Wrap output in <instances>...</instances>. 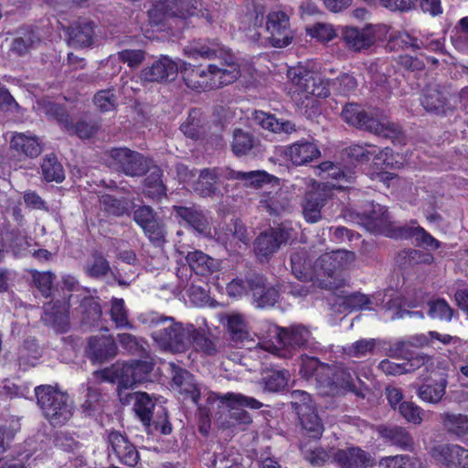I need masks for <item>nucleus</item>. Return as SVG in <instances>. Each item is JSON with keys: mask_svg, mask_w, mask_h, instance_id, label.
Listing matches in <instances>:
<instances>
[{"mask_svg": "<svg viewBox=\"0 0 468 468\" xmlns=\"http://www.w3.org/2000/svg\"><path fill=\"white\" fill-rule=\"evenodd\" d=\"M330 372L331 368L324 364H321L316 358L302 357L301 373L304 378H309L314 376L320 384L319 380H324L323 375L327 376Z\"/></svg>", "mask_w": 468, "mask_h": 468, "instance_id": "nucleus-48", "label": "nucleus"}, {"mask_svg": "<svg viewBox=\"0 0 468 468\" xmlns=\"http://www.w3.org/2000/svg\"><path fill=\"white\" fill-rule=\"evenodd\" d=\"M139 319L149 326L157 327L152 334L154 342L165 350L184 352L190 346L207 355L216 351L215 345L192 324L175 322L173 317L157 314H142Z\"/></svg>", "mask_w": 468, "mask_h": 468, "instance_id": "nucleus-4", "label": "nucleus"}, {"mask_svg": "<svg viewBox=\"0 0 468 468\" xmlns=\"http://www.w3.org/2000/svg\"><path fill=\"white\" fill-rule=\"evenodd\" d=\"M438 340L443 345H456L461 343V339L457 336L450 335H442L436 331H430L427 335L416 334L410 335L405 339L397 341L389 349V356L393 357L404 356L409 352V347L422 348L424 346H433L432 340Z\"/></svg>", "mask_w": 468, "mask_h": 468, "instance_id": "nucleus-11", "label": "nucleus"}, {"mask_svg": "<svg viewBox=\"0 0 468 468\" xmlns=\"http://www.w3.org/2000/svg\"><path fill=\"white\" fill-rule=\"evenodd\" d=\"M184 54L189 58H218L219 65L195 66L180 61L181 74L186 85L197 91L213 90L235 81L239 77L252 75L250 66L241 67L235 61L233 55L218 43L210 46L194 42L184 48Z\"/></svg>", "mask_w": 468, "mask_h": 468, "instance_id": "nucleus-1", "label": "nucleus"}, {"mask_svg": "<svg viewBox=\"0 0 468 468\" xmlns=\"http://www.w3.org/2000/svg\"><path fill=\"white\" fill-rule=\"evenodd\" d=\"M452 41L457 49L468 53V16L459 21L458 26L453 30Z\"/></svg>", "mask_w": 468, "mask_h": 468, "instance_id": "nucleus-56", "label": "nucleus"}, {"mask_svg": "<svg viewBox=\"0 0 468 468\" xmlns=\"http://www.w3.org/2000/svg\"><path fill=\"white\" fill-rule=\"evenodd\" d=\"M69 42L73 47L86 48L92 44L94 25L89 21L79 22L69 30Z\"/></svg>", "mask_w": 468, "mask_h": 468, "instance_id": "nucleus-38", "label": "nucleus"}, {"mask_svg": "<svg viewBox=\"0 0 468 468\" xmlns=\"http://www.w3.org/2000/svg\"><path fill=\"white\" fill-rule=\"evenodd\" d=\"M284 154L293 165H304L318 158L321 153L314 142L302 139L286 146Z\"/></svg>", "mask_w": 468, "mask_h": 468, "instance_id": "nucleus-19", "label": "nucleus"}, {"mask_svg": "<svg viewBox=\"0 0 468 468\" xmlns=\"http://www.w3.org/2000/svg\"><path fill=\"white\" fill-rule=\"evenodd\" d=\"M110 314L112 321L115 324L116 327H133L128 321L127 310L125 308L124 301L122 299L113 298L112 300Z\"/></svg>", "mask_w": 468, "mask_h": 468, "instance_id": "nucleus-55", "label": "nucleus"}, {"mask_svg": "<svg viewBox=\"0 0 468 468\" xmlns=\"http://www.w3.org/2000/svg\"><path fill=\"white\" fill-rule=\"evenodd\" d=\"M173 385L178 388L181 394H185L186 398H189L195 404L198 405L202 387L194 379L192 374L182 368L174 367Z\"/></svg>", "mask_w": 468, "mask_h": 468, "instance_id": "nucleus-27", "label": "nucleus"}, {"mask_svg": "<svg viewBox=\"0 0 468 468\" xmlns=\"http://www.w3.org/2000/svg\"><path fill=\"white\" fill-rule=\"evenodd\" d=\"M201 396L207 398L208 404L219 401L221 404L226 405L228 408H234L238 406H247L250 409L258 410L262 407V403L252 397H248L240 393L229 392L224 395L207 390L202 387Z\"/></svg>", "mask_w": 468, "mask_h": 468, "instance_id": "nucleus-26", "label": "nucleus"}, {"mask_svg": "<svg viewBox=\"0 0 468 468\" xmlns=\"http://www.w3.org/2000/svg\"><path fill=\"white\" fill-rule=\"evenodd\" d=\"M219 321L226 327L229 338L235 345H244L252 340L249 323L242 314L230 312L220 315Z\"/></svg>", "mask_w": 468, "mask_h": 468, "instance_id": "nucleus-16", "label": "nucleus"}, {"mask_svg": "<svg viewBox=\"0 0 468 468\" xmlns=\"http://www.w3.org/2000/svg\"><path fill=\"white\" fill-rule=\"evenodd\" d=\"M41 171L44 179L48 182L59 183L65 178L63 166L53 154H48L43 158Z\"/></svg>", "mask_w": 468, "mask_h": 468, "instance_id": "nucleus-46", "label": "nucleus"}, {"mask_svg": "<svg viewBox=\"0 0 468 468\" xmlns=\"http://www.w3.org/2000/svg\"><path fill=\"white\" fill-rule=\"evenodd\" d=\"M117 346L114 340L106 335L94 336L89 341L88 356L96 362H103L115 356Z\"/></svg>", "mask_w": 468, "mask_h": 468, "instance_id": "nucleus-30", "label": "nucleus"}, {"mask_svg": "<svg viewBox=\"0 0 468 468\" xmlns=\"http://www.w3.org/2000/svg\"><path fill=\"white\" fill-rule=\"evenodd\" d=\"M227 179H238L245 182L246 185L260 187L265 183H271L272 181L278 182L279 179L265 171H250V172H239L234 171L229 168L227 171Z\"/></svg>", "mask_w": 468, "mask_h": 468, "instance_id": "nucleus-40", "label": "nucleus"}, {"mask_svg": "<svg viewBox=\"0 0 468 468\" xmlns=\"http://www.w3.org/2000/svg\"><path fill=\"white\" fill-rule=\"evenodd\" d=\"M290 377L287 370H271L262 379L264 388L271 392H278L288 385Z\"/></svg>", "mask_w": 468, "mask_h": 468, "instance_id": "nucleus-51", "label": "nucleus"}, {"mask_svg": "<svg viewBox=\"0 0 468 468\" xmlns=\"http://www.w3.org/2000/svg\"><path fill=\"white\" fill-rule=\"evenodd\" d=\"M122 397L127 398L129 402L131 401V399H134L133 409L136 415L144 426H149L152 420L153 410L154 408V402L152 398L144 392H137L134 394H124L122 392Z\"/></svg>", "mask_w": 468, "mask_h": 468, "instance_id": "nucleus-37", "label": "nucleus"}, {"mask_svg": "<svg viewBox=\"0 0 468 468\" xmlns=\"http://www.w3.org/2000/svg\"><path fill=\"white\" fill-rule=\"evenodd\" d=\"M255 145L256 141L250 133L241 130H235L232 150L236 155L247 154Z\"/></svg>", "mask_w": 468, "mask_h": 468, "instance_id": "nucleus-52", "label": "nucleus"}, {"mask_svg": "<svg viewBox=\"0 0 468 468\" xmlns=\"http://www.w3.org/2000/svg\"><path fill=\"white\" fill-rule=\"evenodd\" d=\"M327 378L319 380L323 395H336L346 391L355 392L356 390V383L360 381L356 373L344 367H336L331 369Z\"/></svg>", "mask_w": 468, "mask_h": 468, "instance_id": "nucleus-15", "label": "nucleus"}, {"mask_svg": "<svg viewBox=\"0 0 468 468\" xmlns=\"http://www.w3.org/2000/svg\"><path fill=\"white\" fill-rule=\"evenodd\" d=\"M447 97L444 92L437 87L428 88L421 99V104L426 111L434 112L436 113H443Z\"/></svg>", "mask_w": 468, "mask_h": 468, "instance_id": "nucleus-43", "label": "nucleus"}, {"mask_svg": "<svg viewBox=\"0 0 468 468\" xmlns=\"http://www.w3.org/2000/svg\"><path fill=\"white\" fill-rule=\"evenodd\" d=\"M462 454H466L467 450L456 444H441L434 447L431 452L432 457L440 463L448 467H456L458 461L457 457Z\"/></svg>", "mask_w": 468, "mask_h": 468, "instance_id": "nucleus-39", "label": "nucleus"}, {"mask_svg": "<svg viewBox=\"0 0 468 468\" xmlns=\"http://www.w3.org/2000/svg\"><path fill=\"white\" fill-rule=\"evenodd\" d=\"M259 338L260 343L250 353L261 363L269 356L288 358L293 349L306 346L312 341L310 331L303 325L284 329L269 322L262 324Z\"/></svg>", "mask_w": 468, "mask_h": 468, "instance_id": "nucleus-5", "label": "nucleus"}, {"mask_svg": "<svg viewBox=\"0 0 468 468\" xmlns=\"http://www.w3.org/2000/svg\"><path fill=\"white\" fill-rule=\"evenodd\" d=\"M259 204L260 208L271 216H280L290 209L288 193L282 189L263 191L261 195Z\"/></svg>", "mask_w": 468, "mask_h": 468, "instance_id": "nucleus-22", "label": "nucleus"}, {"mask_svg": "<svg viewBox=\"0 0 468 468\" xmlns=\"http://www.w3.org/2000/svg\"><path fill=\"white\" fill-rule=\"evenodd\" d=\"M302 429L313 439H319L324 432V424L314 408H303L298 413Z\"/></svg>", "mask_w": 468, "mask_h": 468, "instance_id": "nucleus-34", "label": "nucleus"}, {"mask_svg": "<svg viewBox=\"0 0 468 468\" xmlns=\"http://www.w3.org/2000/svg\"><path fill=\"white\" fill-rule=\"evenodd\" d=\"M109 156L110 165L123 172L130 176L144 175L148 168L147 161L144 156L128 148H115L111 150Z\"/></svg>", "mask_w": 468, "mask_h": 468, "instance_id": "nucleus-14", "label": "nucleus"}, {"mask_svg": "<svg viewBox=\"0 0 468 468\" xmlns=\"http://www.w3.org/2000/svg\"><path fill=\"white\" fill-rule=\"evenodd\" d=\"M306 186V193L302 203L303 215L309 223H316L322 218L321 209L324 206L325 194L321 189V185L312 178L300 179L296 186Z\"/></svg>", "mask_w": 468, "mask_h": 468, "instance_id": "nucleus-13", "label": "nucleus"}, {"mask_svg": "<svg viewBox=\"0 0 468 468\" xmlns=\"http://www.w3.org/2000/svg\"><path fill=\"white\" fill-rule=\"evenodd\" d=\"M288 77L292 83V98L302 105L313 97H327L331 87L341 94H346L356 87L355 78L346 73L340 75L330 83L322 74L297 67L288 70Z\"/></svg>", "mask_w": 468, "mask_h": 468, "instance_id": "nucleus-6", "label": "nucleus"}, {"mask_svg": "<svg viewBox=\"0 0 468 468\" xmlns=\"http://www.w3.org/2000/svg\"><path fill=\"white\" fill-rule=\"evenodd\" d=\"M445 429L458 437L468 434V414L446 412L441 415Z\"/></svg>", "mask_w": 468, "mask_h": 468, "instance_id": "nucleus-44", "label": "nucleus"}, {"mask_svg": "<svg viewBox=\"0 0 468 468\" xmlns=\"http://www.w3.org/2000/svg\"><path fill=\"white\" fill-rule=\"evenodd\" d=\"M177 218H180L195 230L202 233L207 229V219L204 215L193 207H174Z\"/></svg>", "mask_w": 468, "mask_h": 468, "instance_id": "nucleus-42", "label": "nucleus"}, {"mask_svg": "<svg viewBox=\"0 0 468 468\" xmlns=\"http://www.w3.org/2000/svg\"><path fill=\"white\" fill-rule=\"evenodd\" d=\"M447 381L441 378L439 382L434 384H424L420 387L418 390L419 398L429 403L436 404L441 401L445 395Z\"/></svg>", "mask_w": 468, "mask_h": 468, "instance_id": "nucleus-47", "label": "nucleus"}, {"mask_svg": "<svg viewBox=\"0 0 468 468\" xmlns=\"http://www.w3.org/2000/svg\"><path fill=\"white\" fill-rule=\"evenodd\" d=\"M108 441L112 452L120 462L128 466H135L139 460V454L134 446L118 431H112L108 436Z\"/></svg>", "mask_w": 468, "mask_h": 468, "instance_id": "nucleus-23", "label": "nucleus"}, {"mask_svg": "<svg viewBox=\"0 0 468 468\" xmlns=\"http://www.w3.org/2000/svg\"><path fill=\"white\" fill-rule=\"evenodd\" d=\"M342 118L350 125L389 138L393 143L404 144L405 142L403 133L398 124L386 119L378 120L369 117L358 104H346L342 111Z\"/></svg>", "mask_w": 468, "mask_h": 468, "instance_id": "nucleus-8", "label": "nucleus"}, {"mask_svg": "<svg viewBox=\"0 0 468 468\" xmlns=\"http://www.w3.org/2000/svg\"><path fill=\"white\" fill-rule=\"evenodd\" d=\"M254 121L263 129L279 133H292L296 131L295 124L290 121L278 120L272 114L264 112H255Z\"/></svg>", "mask_w": 468, "mask_h": 468, "instance_id": "nucleus-36", "label": "nucleus"}, {"mask_svg": "<svg viewBox=\"0 0 468 468\" xmlns=\"http://www.w3.org/2000/svg\"><path fill=\"white\" fill-rule=\"evenodd\" d=\"M341 305L345 310L354 311L356 309L368 308L369 299L367 295L355 292L340 299Z\"/></svg>", "mask_w": 468, "mask_h": 468, "instance_id": "nucleus-62", "label": "nucleus"}, {"mask_svg": "<svg viewBox=\"0 0 468 468\" xmlns=\"http://www.w3.org/2000/svg\"><path fill=\"white\" fill-rule=\"evenodd\" d=\"M101 207L109 214L121 216L128 212L130 205L122 200L115 198L111 195H104L101 197Z\"/></svg>", "mask_w": 468, "mask_h": 468, "instance_id": "nucleus-57", "label": "nucleus"}, {"mask_svg": "<svg viewBox=\"0 0 468 468\" xmlns=\"http://www.w3.org/2000/svg\"><path fill=\"white\" fill-rule=\"evenodd\" d=\"M305 249L293 252L291 256V267L294 276L302 281H312L319 286L334 290L342 286L346 281L344 271L354 262L355 254L348 250H335L321 255L311 266Z\"/></svg>", "mask_w": 468, "mask_h": 468, "instance_id": "nucleus-2", "label": "nucleus"}, {"mask_svg": "<svg viewBox=\"0 0 468 468\" xmlns=\"http://www.w3.org/2000/svg\"><path fill=\"white\" fill-rule=\"evenodd\" d=\"M198 0H158L148 11L149 18L154 24H159L167 18L186 19L189 16H200L208 23L213 20L207 10L199 9Z\"/></svg>", "mask_w": 468, "mask_h": 468, "instance_id": "nucleus-9", "label": "nucleus"}, {"mask_svg": "<svg viewBox=\"0 0 468 468\" xmlns=\"http://www.w3.org/2000/svg\"><path fill=\"white\" fill-rule=\"evenodd\" d=\"M95 106L101 112H110L116 106V97L112 90H101L94 95Z\"/></svg>", "mask_w": 468, "mask_h": 468, "instance_id": "nucleus-63", "label": "nucleus"}, {"mask_svg": "<svg viewBox=\"0 0 468 468\" xmlns=\"http://www.w3.org/2000/svg\"><path fill=\"white\" fill-rule=\"evenodd\" d=\"M315 174L325 180H335V182L327 181L324 184V188L345 189L348 187V184L353 179L352 173L344 172L341 167L331 162H323L320 164L315 168Z\"/></svg>", "mask_w": 468, "mask_h": 468, "instance_id": "nucleus-25", "label": "nucleus"}, {"mask_svg": "<svg viewBox=\"0 0 468 468\" xmlns=\"http://www.w3.org/2000/svg\"><path fill=\"white\" fill-rule=\"evenodd\" d=\"M13 437L14 433L11 431L0 428V468H26V462L29 458L27 453L2 457Z\"/></svg>", "mask_w": 468, "mask_h": 468, "instance_id": "nucleus-32", "label": "nucleus"}, {"mask_svg": "<svg viewBox=\"0 0 468 468\" xmlns=\"http://www.w3.org/2000/svg\"><path fill=\"white\" fill-rule=\"evenodd\" d=\"M388 37L389 48H411L412 50L420 48V39L410 36L407 32H397L396 34L390 33Z\"/></svg>", "mask_w": 468, "mask_h": 468, "instance_id": "nucleus-53", "label": "nucleus"}, {"mask_svg": "<svg viewBox=\"0 0 468 468\" xmlns=\"http://www.w3.org/2000/svg\"><path fill=\"white\" fill-rule=\"evenodd\" d=\"M377 27L372 26L363 28L349 27L343 31V39L346 46L355 50L361 51L368 48L375 41Z\"/></svg>", "mask_w": 468, "mask_h": 468, "instance_id": "nucleus-21", "label": "nucleus"}, {"mask_svg": "<svg viewBox=\"0 0 468 468\" xmlns=\"http://www.w3.org/2000/svg\"><path fill=\"white\" fill-rule=\"evenodd\" d=\"M333 458L342 468H367L374 464L370 455L355 446L335 451Z\"/></svg>", "mask_w": 468, "mask_h": 468, "instance_id": "nucleus-20", "label": "nucleus"}, {"mask_svg": "<svg viewBox=\"0 0 468 468\" xmlns=\"http://www.w3.org/2000/svg\"><path fill=\"white\" fill-rule=\"evenodd\" d=\"M145 235L149 238V239L160 245L165 241V230L163 222L159 218H155L150 224L146 225L143 228Z\"/></svg>", "mask_w": 468, "mask_h": 468, "instance_id": "nucleus-61", "label": "nucleus"}, {"mask_svg": "<svg viewBox=\"0 0 468 468\" xmlns=\"http://www.w3.org/2000/svg\"><path fill=\"white\" fill-rule=\"evenodd\" d=\"M153 364L148 361H132L131 363H116L111 367L94 371L92 377L80 387L85 400L82 403L84 411L90 412L96 409L101 399L97 384L101 381L118 383V395L123 404H128L127 398L122 397V389L133 388L135 385L146 381Z\"/></svg>", "mask_w": 468, "mask_h": 468, "instance_id": "nucleus-3", "label": "nucleus"}, {"mask_svg": "<svg viewBox=\"0 0 468 468\" xmlns=\"http://www.w3.org/2000/svg\"><path fill=\"white\" fill-rule=\"evenodd\" d=\"M35 394L44 417L52 426L60 427L71 419L74 405L66 393L44 385L37 387Z\"/></svg>", "mask_w": 468, "mask_h": 468, "instance_id": "nucleus-7", "label": "nucleus"}, {"mask_svg": "<svg viewBox=\"0 0 468 468\" xmlns=\"http://www.w3.org/2000/svg\"><path fill=\"white\" fill-rule=\"evenodd\" d=\"M399 411L407 421L420 424L425 418V412L411 401H403L399 406Z\"/></svg>", "mask_w": 468, "mask_h": 468, "instance_id": "nucleus-58", "label": "nucleus"}, {"mask_svg": "<svg viewBox=\"0 0 468 468\" xmlns=\"http://www.w3.org/2000/svg\"><path fill=\"white\" fill-rule=\"evenodd\" d=\"M186 261L190 269L197 275L206 276L211 274L218 268V261L201 250L188 252L186 256Z\"/></svg>", "mask_w": 468, "mask_h": 468, "instance_id": "nucleus-33", "label": "nucleus"}, {"mask_svg": "<svg viewBox=\"0 0 468 468\" xmlns=\"http://www.w3.org/2000/svg\"><path fill=\"white\" fill-rule=\"evenodd\" d=\"M404 305H406L404 299L399 295L390 297L385 305L383 319L386 321H393L396 319H402L406 316H422L419 312H410L404 310L402 308Z\"/></svg>", "mask_w": 468, "mask_h": 468, "instance_id": "nucleus-45", "label": "nucleus"}, {"mask_svg": "<svg viewBox=\"0 0 468 468\" xmlns=\"http://www.w3.org/2000/svg\"><path fill=\"white\" fill-rule=\"evenodd\" d=\"M306 33L312 38L320 42H328L335 37L334 27L329 24L316 23L306 28Z\"/></svg>", "mask_w": 468, "mask_h": 468, "instance_id": "nucleus-59", "label": "nucleus"}, {"mask_svg": "<svg viewBox=\"0 0 468 468\" xmlns=\"http://www.w3.org/2000/svg\"><path fill=\"white\" fill-rule=\"evenodd\" d=\"M13 150L25 156L35 158L42 152L41 142L30 132L15 133L10 141Z\"/></svg>", "mask_w": 468, "mask_h": 468, "instance_id": "nucleus-28", "label": "nucleus"}, {"mask_svg": "<svg viewBox=\"0 0 468 468\" xmlns=\"http://www.w3.org/2000/svg\"><path fill=\"white\" fill-rule=\"evenodd\" d=\"M144 191L147 197L154 199L160 198L165 195V186L161 180V173L158 169L147 176Z\"/></svg>", "mask_w": 468, "mask_h": 468, "instance_id": "nucleus-54", "label": "nucleus"}, {"mask_svg": "<svg viewBox=\"0 0 468 468\" xmlns=\"http://www.w3.org/2000/svg\"><path fill=\"white\" fill-rule=\"evenodd\" d=\"M293 229L284 224L261 232L254 242L255 254L261 261H267L282 244L293 238Z\"/></svg>", "mask_w": 468, "mask_h": 468, "instance_id": "nucleus-10", "label": "nucleus"}, {"mask_svg": "<svg viewBox=\"0 0 468 468\" xmlns=\"http://www.w3.org/2000/svg\"><path fill=\"white\" fill-rule=\"evenodd\" d=\"M380 433L382 437L403 449L410 448L413 444L411 436L402 427L383 428Z\"/></svg>", "mask_w": 468, "mask_h": 468, "instance_id": "nucleus-50", "label": "nucleus"}, {"mask_svg": "<svg viewBox=\"0 0 468 468\" xmlns=\"http://www.w3.org/2000/svg\"><path fill=\"white\" fill-rule=\"evenodd\" d=\"M181 59L172 60L167 56H163L151 67L144 68L141 72V79L144 81H162L169 77H175L178 71L181 72Z\"/></svg>", "mask_w": 468, "mask_h": 468, "instance_id": "nucleus-17", "label": "nucleus"}, {"mask_svg": "<svg viewBox=\"0 0 468 468\" xmlns=\"http://www.w3.org/2000/svg\"><path fill=\"white\" fill-rule=\"evenodd\" d=\"M414 238L420 246L438 249L440 242L420 226H405L399 229V239Z\"/></svg>", "mask_w": 468, "mask_h": 468, "instance_id": "nucleus-41", "label": "nucleus"}, {"mask_svg": "<svg viewBox=\"0 0 468 468\" xmlns=\"http://www.w3.org/2000/svg\"><path fill=\"white\" fill-rule=\"evenodd\" d=\"M366 225L371 231L380 232L388 237L399 239V229H393L391 228L388 210L381 205L371 206V211L367 215Z\"/></svg>", "mask_w": 468, "mask_h": 468, "instance_id": "nucleus-24", "label": "nucleus"}, {"mask_svg": "<svg viewBox=\"0 0 468 468\" xmlns=\"http://www.w3.org/2000/svg\"><path fill=\"white\" fill-rule=\"evenodd\" d=\"M41 352L35 340H27L18 351V363L20 367L27 369L28 367L35 366Z\"/></svg>", "mask_w": 468, "mask_h": 468, "instance_id": "nucleus-49", "label": "nucleus"}, {"mask_svg": "<svg viewBox=\"0 0 468 468\" xmlns=\"http://www.w3.org/2000/svg\"><path fill=\"white\" fill-rule=\"evenodd\" d=\"M429 314L434 319L450 321L453 315V310L443 299L430 302Z\"/></svg>", "mask_w": 468, "mask_h": 468, "instance_id": "nucleus-60", "label": "nucleus"}, {"mask_svg": "<svg viewBox=\"0 0 468 468\" xmlns=\"http://www.w3.org/2000/svg\"><path fill=\"white\" fill-rule=\"evenodd\" d=\"M116 56L130 68L138 67L145 58V53L141 49H124L118 52Z\"/></svg>", "mask_w": 468, "mask_h": 468, "instance_id": "nucleus-64", "label": "nucleus"}, {"mask_svg": "<svg viewBox=\"0 0 468 468\" xmlns=\"http://www.w3.org/2000/svg\"><path fill=\"white\" fill-rule=\"evenodd\" d=\"M251 292L257 307L265 308L273 306L278 300L279 292L273 287H267L263 278L257 276L255 283L251 284Z\"/></svg>", "mask_w": 468, "mask_h": 468, "instance_id": "nucleus-35", "label": "nucleus"}, {"mask_svg": "<svg viewBox=\"0 0 468 468\" xmlns=\"http://www.w3.org/2000/svg\"><path fill=\"white\" fill-rule=\"evenodd\" d=\"M69 306V303L58 301L45 304L42 320L58 330L65 331L68 326Z\"/></svg>", "mask_w": 468, "mask_h": 468, "instance_id": "nucleus-31", "label": "nucleus"}, {"mask_svg": "<svg viewBox=\"0 0 468 468\" xmlns=\"http://www.w3.org/2000/svg\"><path fill=\"white\" fill-rule=\"evenodd\" d=\"M268 39L274 48H285L293 39V31L290 26L289 16L281 10L271 11L266 17Z\"/></svg>", "mask_w": 468, "mask_h": 468, "instance_id": "nucleus-12", "label": "nucleus"}, {"mask_svg": "<svg viewBox=\"0 0 468 468\" xmlns=\"http://www.w3.org/2000/svg\"><path fill=\"white\" fill-rule=\"evenodd\" d=\"M229 167L205 168L198 172L191 187L203 197H208L215 192L216 184L221 179H227Z\"/></svg>", "mask_w": 468, "mask_h": 468, "instance_id": "nucleus-18", "label": "nucleus"}, {"mask_svg": "<svg viewBox=\"0 0 468 468\" xmlns=\"http://www.w3.org/2000/svg\"><path fill=\"white\" fill-rule=\"evenodd\" d=\"M429 360L430 357L425 354H419L415 357L402 363H395L388 359H383L378 364V368L387 376H399L415 371Z\"/></svg>", "mask_w": 468, "mask_h": 468, "instance_id": "nucleus-29", "label": "nucleus"}]
</instances>
